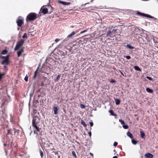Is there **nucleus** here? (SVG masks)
<instances>
[{
    "label": "nucleus",
    "mask_w": 158,
    "mask_h": 158,
    "mask_svg": "<svg viewBox=\"0 0 158 158\" xmlns=\"http://www.w3.org/2000/svg\"><path fill=\"white\" fill-rule=\"evenodd\" d=\"M38 15L34 13H30L26 18V21L27 22L34 21L38 17Z\"/></svg>",
    "instance_id": "f257e3e1"
},
{
    "label": "nucleus",
    "mask_w": 158,
    "mask_h": 158,
    "mask_svg": "<svg viewBox=\"0 0 158 158\" xmlns=\"http://www.w3.org/2000/svg\"><path fill=\"white\" fill-rule=\"evenodd\" d=\"M40 119L37 115L35 116L32 120V125L35 128H39L38 126L39 125Z\"/></svg>",
    "instance_id": "f03ea898"
},
{
    "label": "nucleus",
    "mask_w": 158,
    "mask_h": 158,
    "mask_svg": "<svg viewBox=\"0 0 158 158\" xmlns=\"http://www.w3.org/2000/svg\"><path fill=\"white\" fill-rule=\"evenodd\" d=\"M21 18V16L19 17L16 20L17 25L19 27H21L24 24V19Z\"/></svg>",
    "instance_id": "7ed1b4c3"
},
{
    "label": "nucleus",
    "mask_w": 158,
    "mask_h": 158,
    "mask_svg": "<svg viewBox=\"0 0 158 158\" xmlns=\"http://www.w3.org/2000/svg\"><path fill=\"white\" fill-rule=\"evenodd\" d=\"M16 129H8L7 134L8 135L10 134L11 135H15V134L16 132H17V133H19V130H18V131H17L15 130Z\"/></svg>",
    "instance_id": "20e7f679"
},
{
    "label": "nucleus",
    "mask_w": 158,
    "mask_h": 158,
    "mask_svg": "<svg viewBox=\"0 0 158 158\" xmlns=\"http://www.w3.org/2000/svg\"><path fill=\"white\" fill-rule=\"evenodd\" d=\"M48 12L47 8H45L44 6H42L40 10V13H42L44 14H46Z\"/></svg>",
    "instance_id": "39448f33"
},
{
    "label": "nucleus",
    "mask_w": 158,
    "mask_h": 158,
    "mask_svg": "<svg viewBox=\"0 0 158 158\" xmlns=\"http://www.w3.org/2000/svg\"><path fill=\"white\" fill-rule=\"evenodd\" d=\"M137 15H139L140 16H145L147 17H148L150 18H153L154 17L153 16L148 14H146L143 13H141L140 12H138L137 13Z\"/></svg>",
    "instance_id": "423d86ee"
},
{
    "label": "nucleus",
    "mask_w": 158,
    "mask_h": 158,
    "mask_svg": "<svg viewBox=\"0 0 158 158\" xmlns=\"http://www.w3.org/2000/svg\"><path fill=\"white\" fill-rule=\"evenodd\" d=\"M9 55H7L6 56V58L2 61L1 64H6L7 65L9 63Z\"/></svg>",
    "instance_id": "0eeeda50"
},
{
    "label": "nucleus",
    "mask_w": 158,
    "mask_h": 158,
    "mask_svg": "<svg viewBox=\"0 0 158 158\" xmlns=\"http://www.w3.org/2000/svg\"><path fill=\"white\" fill-rule=\"evenodd\" d=\"M58 2L59 3L62 4L65 6H68L71 4V3L69 2H67L64 1H58Z\"/></svg>",
    "instance_id": "6e6552de"
},
{
    "label": "nucleus",
    "mask_w": 158,
    "mask_h": 158,
    "mask_svg": "<svg viewBox=\"0 0 158 158\" xmlns=\"http://www.w3.org/2000/svg\"><path fill=\"white\" fill-rule=\"evenodd\" d=\"M145 156L148 158H153V155L150 153H147L145 154Z\"/></svg>",
    "instance_id": "1a4fd4ad"
},
{
    "label": "nucleus",
    "mask_w": 158,
    "mask_h": 158,
    "mask_svg": "<svg viewBox=\"0 0 158 158\" xmlns=\"http://www.w3.org/2000/svg\"><path fill=\"white\" fill-rule=\"evenodd\" d=\"M24 41V40L23 39H22L20 40H19L18 42L17 43V44H18L19 45L21 46L23 44Z\"/></svg>",
    "instance_id": "9d476101"
},
{
    "label": "nucleus",
    "mask_w": 158,
    "mask_h": 158,
    "mask_svg": "<svg viewBox=\"0 0 158 158\" xmlns=\"http://www.w3.org/2000/svg\"><path fill=\"white\" fill-rule=\"evenodd\" d=\"M53 110L54 112V114H57L58 112V109L57 108V107H56L55 106H53Z\"/></svg>",
    "instance_id": "9b49d317"
},
{
    "label": "nucleus",
    "mask_w": 158,
    "mask_h": 158,
    "mask_svg": "<svg viewBox=\"0 0 158 158\" xmlns=\"http://www.w3.org/2000/svg\"><path fill=\"white\" fill-rule=\"evenodd\" d=\"M106 36H109L112 37L113 35H112V32L110 31H108L106 33Z\"/></svg>",
    "instance_id": "f8f14e48"
},
{
    "label": "nucleus",
    "mask_w": 158,
    "mask_h": 158,
    "mask_svg": "<svg viewBox=\"0 0 158 158\" xmlns=\"http://www.w3.org/2000/svg\"><path fill=\"white\" fill-rule=\"evenodd\" d=\"M78 32V31L76 32L73 31L71 32V33L68 35L67 36L68 38L72 37L73 35H74L76 33Z\"/></svg>",
    "instance_id": "ddd939ff"
},
{
    "label": "nucleus",
    "mask_w": 158,
    "mask_h": 158,
    "mask_svg": "<svg viewBox=\"0 0 158 158\" xmlns=\"http://www.w3.org/2000/svg\"><path fill=\"white\" fill-rule=\"evenodd\" d=\"M24 51L23 49L22 48L20 51L17 52V56L18 57H19L22 53Z\"/></svg>",
    "instance_id": "4468645a"
},
{
    "label": "nucleus",
    "mask_w": 158,
    "mask_h": 158,
    "mask_svg": "<svg viewBox=\"0 0 158 158\" xmlns=\"http://www.w3.org/2000/svg\"><path fill=\"white\" fill-rule=\"evenodd\" d=\"M81 125H83L84 127H87V125H89V124H86L85 122L83 120H81Z\"/></svg>",
    "instance_id": "2eb2a0df"
},
{
    "label": "nucleus",
    "mask_w": 158,
    "mask_h": 158,
    "mask_svg": "<svg viewBox=\"0 0 158 158\" xmlns=\"http://www.w3.org/2000/svg\"><path fill=\"white\" fill-rule=\"evenodd\" d=\"M39 68V67H38V68H37V69L35 70V72L34 75L33 77V78L34 79H35V78L36 77V75L37 74V73L38 71V70Z\"/></svg>",
    "instance_id": "dca6fc26"
},
{
    "label": "nucleus",
    "mask_w": 158,
    "mask_h": 158,
    "mask_svg": "<svg viewBox=\"0 0 158 158\" xmlns=\"http://www.w3.org/2000/svg\"><path fill=\"white\" fill-rule=\"evenodd\" d=\"M127 135L130 138L132 139L133 138V136L132 134L130 131H128L127 132Z\"/></svg>",
    "instance_id": "f3484780"
},
{
    "label": "nucleus",
    "mask_w": 158,
    "mask_h": 158,
    "mask_svg": "<svg viewBox=\"0 0 158 158\" xmlns=\"http://www.w3.org/2000/svg\"><path fill=\"white\" fill-rule=\"evenodd\" d=\"M15 118L14 117L12 116H10V121L11 122L14 123L15 122Z\"/></svg>",
    "instance_id": "a211bd4d"
},
{
    "label": "nucleus",
    "mask_w": 158,
    "mask_h": 158,
    "mask_svg": "<svg viewBox=\"0 0 158 158\" xmlns=\"http://www.w3.org/2000/svg\"><path fill=\"white\" fill-rule=\"evenodd\" d=\"M109 112L110 114L111 115L115 116H117V115L115 114H114V111L113 110H109Z\"/></svg>",
    "instance_id": "6ab92c4d"
},
{
    "label": "nucleus",
    "mask_w": 158,
    "mask_h": 158,
    "mask_svg": "<svg viewBox=\"0 0 158 158\" xmlns=\"http://www.w3.org/2000/svg\"><path fill=\"white\" fill-rule=\"evenodd\" d=\"M115 103L116 105H118L120 103V100L119 99H114Z\"/></svg>",
    "instance_id": "aec40b11"
},
{
    "label": "nucleus",
    "mask_w": 158,
    "mask_h": 158,
    "mask_svg": "<svg viewBox=\"0 0 158 158\" xmlns=\"http://www.w3.org/2000/svg\"><path fill=\"white\" fill-rule=\"evenodd\" d=\"M21 46L19 45L18 44H16L15 48L14 50L15 51H16L19 48L21 47Z\"/></svg>",
    "instance_id": "412c9836"
},
{
    "label": "nucleus",
    "mask_w": 158,
    "mask_h": 158,
    "mask_svg": "<svg viewBox=\"0 0 158 158\" xmlns=\"http://www.w3.org/2000/svg\"><path fill=\"white\" fill-rule=\"evenodd\" d=\"M8 52V51L6 49L3 50L1 52V54L2 55H5Z\"/></svg>",
    "instance_id": "4be33fe9"
},
{
    "label": "nucleus",
    "mask_w": 158,
    "mask_h": 158,
    "mask_svg": "<svg viewBox=\"0 0 158 158\" xmlns=\"http://www.w3.org/2000/svg\"><path fill=\"white\" fill-rule=\"evenodd\" d=\"M140 135L142 138H144L145 134L144 132L142 131H140Z\"/></svg>",
    "instance_id": "5701e85b"
},
{
    "label": "nucleus",
    "mask_w": 158,
    "mask_h": 158,
    "mask_svg": "<svg viewBox=\"0 0 158 158\" xmlns=\"http://www.w3.org/2000/svg\"><path fill=\"white\" fill-rule=\"evenodd\" d=\"M146 90L148 93H152L153 92V90L148 88H147Z\"/></svg>",
    "instance_id": "b1692460"
},
{
    "label": "nucleus",
    "mask_w": 158,
    "mask_h": 158,
    "mask_svg": "<svg viewBox=\"0 0 158 158\" xmlns=\"http://www.w3.org/2000/svg\"><path fill=\"white\" fill-rule=\"evenodd\" d=\"M60 77V75H57L55 79V81H58L59 80Z\"/></svg>",
    "instance_id": "393cba45"
},
{
    "label": "nucleus",
    "mask_w": 158,
    "mask_h": 158,
    "mask_svg": "<svg viewBox=\"0 0 158 158\" xmlns=\"http://www.w3.org/2000/svg\"><path fill=\"white\" fill-rule=\"evenodd\" d=\"M5 73H0V81H1L2 80V79L3 78V77L4 75H5Z\"/></svg>",
    "instance_id": "a878e982"
},
{
    "label": "nucleus",
    "mask_w": 158,
    "mask_h": 158,
    "mask_svg": "<svg viewBox=\"0 0 158 158\" xmlns=\"http://www.w3.org/2000/svg\"><path fill=\"white\" fill-rule=\"evenodd\" d=\"M134 68H135V70H136L137 71H141V69L139 68V67H138V66H135L134 67Z\"/></svg>",
    "instance_id": "bb28decb"
},
{
    "label": "nucleus",
    "mask_w": 158,
    "mask_h": 158,
    "mask_svg": "<svg viewBox=\"0 0 158 158\" xmlns=\"http://www.w3.org/2000/svg\"><path fill=\"white\" fill-rule=\"evenodd\" d=\"M127 47L130 48V49H133V48H134V47H132L131 46V45H130V44H127Z\"/></svg>",
    "instance_id": "cd10ccee"
},
{
    "label": "nucleus",
    "mask_w": 158,
    "mask_h": 158,
    "mask_svg": "<svg viewBox=\"0 0 158 158\" xmlns=\"http://www.w3.org/2000/svg\"><path fill=\"white\" fill-rule=\"evenodd\" d=\"M72 154L74 157H75V158H77V156L76 154V153L74 151H72Z\"/></svg>",
    "instance_id": "c85d7f7f"
},
{
    "label": "nucleus",
    "mask_w": 158,
    "mask_h": 158,
    "mask_svg": "<svg viewBox=\"0 0 158 158\" xmlns=\"http://www.w3.org/2000/svg\"><path fill=\"white\" fill-rule=\"evenodd\" d=\"M131 141L132 143L134 144L135 145L137 143V142L134 139H132Z\"/></svg>",
    "instance_id": "c756f323"
},
{
    "label": "nucleus",
    "mask_w": 158,
    "mask_h": 158,
    "mask_svg": "<svg viewBox=\"0 0 158 158\" xmlns=\"http://www.w3.org/2000/svg\"><path fill=\"white\" fill-rule=\"evenodd\" d=\"M41 129H35V130H34V133L35 134H37V133H36V132L37 131H40V130Z\"/></svg>",
    "instance_id": "7c9ffc66"
},
{
    "label": "nucleus",
    "mask_w": 158,
    "mask_h": 158,
    "mask_svg": "<svg viewBox=\"0 0 158 158\" xmlns=\"http://www.w3.org/2000/svg\"><path fill=\"white\" fill-rule=\"evenodd\" d=\"M119 122H120L122 124L124 125L125 124V123L123 120L121 119H119Z\"/></svg>",
    "instance_id": "2f4dec72"
},
{
    "label": "nucleus",
    "mask_w": 158,
    "mask_h": 158,
    "mask_svg": "<svg viewBox=\"0 0 158 158\" xmlns=\"http://www.w3.org/2000/svg\"><path fill=\"white\" fill-rule=\"evenodd\" d=\"M22 37L23 38H27V34L26 33H24Z\"/></svg>",
    "instance_id": "473e14b6"
},
{
    "label": "nucleus",
    "mask_w": 158,
    "mask_h": 158,
    "mask_svg": "<svg viewBox=\"0 0 158 158\" xmlns=\"http://www.w3.org/2000/svg\"><path fill=\"white\" fill-rule=\"evenodd\" d=\"M80 107L81 108H85V106L84 105L82 104H81L80 105Z\"/></svg>",
    "instance_id": "72a5a7b5"
},
{
    "label": "nucleus",
    "mask_w": 158,
    "mask_h": 158,
    "mask_svg": "<svg viewBox=\"0 0 158 158\" xmlns=\"http://www.w3.org/2000/svg\"><path fill=\"white\" fill-rule=\"evenodd\" d=\"M28 80V77L27 76H26L24 78V80L26 81H27Z\"/></svg>",
    "instance_id": "f704fd0d"
},
{
    "label": "nucleus",
    "mask_w": 158,
    "mask_h": 158,
    "mask_svg": "<svg viewBox=\"0 0 158 158\" xmlns=\"http://www.w3.org/2000/svg\"><path fill=\"white\" fill-rule=\"evenodd\" d=\"M146 78L150 80H152V78L149 76H147Z\"/></svg>",
    "instance_id": "c9c22d12"
},
{
    "label": "nucleus",
    "mask_w": 158,
    "mask_h": 158,
    "mask_svg": "<svg viewBox=\"0 0 158 158\" xmlns=\"http://www.w3.org/2000/svg\"><path fill=\"white\" fill-rule=\"evenodd\" d=\"M87 30H88L87 29H86V30H84L83 31H81L80 32V34H82V33H83L84 32H85L87 31Z\"/></svg>",
    "instance_id": "e433bc0d"
},
{
    "label": "nucleus",
    "mask_w": 158,
    "mask_h": 158,
    "mask_svg": "<svg viewBox=\"0 0 158 158\" xmlns=\"http://www.w3.org/2000/svg\"><path fill=\"white\" fill-rule=\"evenodd\" d=\"M40 154L42 158L43 157V153L41 150L40 151Z\"/></svg>",
    "instance_id": "4c0bfd02"
},
{
    "label": "nucleus",
    "mask_w": 158,
    "mask_h": 158,
    "mask_svg": "<svg viewBox=\"0 0 158 158\" xmlns=\"http://www.w3.org/2000/svg\"><path fill=\"white\" fill-rule=\"evenodd\" d=\"M123 127L124 128H127L128 126L127 125H123Z\"/></svg>",
    "instance_id": "58836bf2"
},
{
    "label": "nucleus",
    "mask_w": 158,
    "mask_h": 158,
    "mask_svg": "<svg viewBox=\"0 0 158 158\" xmlns=\"http://www.w3.org/2000/svg\"><path fill=\"white\" fill-rule=\"evenodd\" d=\"M60 40V39H56L55 40V42L56 43H57Z\"/></svg>",
    "instance_id": "ea45409f"
},
{
    "label": "nucleus",
    "mask_w": 158,
    "mask_h": 158,
    "mask_svg": "<svg viewBox=\"0 0 158 158\" xmlns=\"http://www.w3.org/2000/svg\"><path fill=\"white\" fill-rule=\"evenodd\" d=\"M119 72H120V73H121V74L123 76H125V77H126V75H124V74L123 73V72L122 71H121L120 70H119Z\"/></svg>",
    "instance_id": "a19ab883"
},
{
    "label": "nucleus",
    "mask_w": 158,
    "mask_h": 158,
    "mask_svg": "<svg viewBox=\"0 0 158 158\" xmlns=\"http://www.w3.org/2000/svg\"><path fill=\"white\" fill-rule=\"evenodd\" d=\"M126 57L127 59H131V56H126Z\"/></svg>",
    "instance_id": "79ce46f5"
},
{
    "label": "nucleus",
    "mask_w": 158,
    "mask_h": 158,
    "mask_svg": "<svg viewBox=\"0 0 158 158\" xmlns=\"http://www.w3.org/2000/svg\"><path fill=\"white\" fill-rule=\"evenodd\" d=\"M118 145V143L117 142H114V146H116Z\"/></svg>",
    "instance_id": "37998d69"
},
{
    "label": "nucleus",
    "mask_w": 158,
    "mask_h": 158,
    "mask_svg": "<svg viewBox=\"0 0 158 158\" xmlns=\"http://www.w3.org/2000/svg\"><path fill=\"white\" fill-rule=\"evenodd\" d=\"M89 124L91 127H92L93 125V123L92 122H89Z\"/></svg>",
    "instance_id": "c03bdc74"
},
{
    "label": "nucleus",
    "mask_w": 158,
    "mask_h": 158,
    "mask_svg": "<svg viewBox=\"0 0 158 158\" xmlns=\"http://www.w3.org/2000/svg\"><path fill=\"white\" fill-rule=\"evenodd\" d=\"M6 56H1V57L2 59H5L6 58Z\"/></svg>",
    "instance_id": "a18cd8bd"
},
{
    "label": "nucleus",
    "mask_w": 158,
    "mask_h": 158,
    "mask_svg": "<svg viewBox=\"0 0 158 158\" xmlns=\"http://www.w3.org/2000/svg\"><path fill=\"white\" fill-rule=\"evenodd\" d=\"M37 111V110L36 109H34L33 110V112L34 113H36Z\"/></svg>",
    "instance_id": "49530a36"
},
{
    "label": "nucleus",
    "mask_w": 158,
    "mask_h": 158,
    "mask_svg": "<svg viewBox=\"0 0 158 158\" xmlns=\"http://www.w3.org/2000/svg\"><path fill=\"white\" fill-rule=\"evenodd\" d=\"M88 134H89V136L91 137V131L89 132H88Z\"/></svg>",
    "instance_id": "de8ad7c7"
},
{
    "label": "nucleus",
    "mask_w": 158,
    "mask_h": 158,
    "mask_svg": "<svg viewBox=\"0 0 158 158\" xmlns=\"http://www.w3.org/2000/svg\"><path fill=\"white\" fill-rule=\"evenodd\" d=\"M115 82V81L114 80H111L110 82L111 83H114Z\"/></svg>",
    "instance_id": "09e8293b"
},
{
    "label": "nucleus",
    "mask_w": 158,
    "mask_h": 158,
    "mask_svg": "<svg viewBox=\"0 0 158 158\" xmlns=\"http://www.w3.org/2000/svg\"><path fill=\"white\" fill-rule=\"evenodd\" d=\"M75 142H76L77 144H78L79 145H80V143H79V142H78V141H75Z\"/></svg>",
    "instance_id": "8fccbe9b"
},
{
    "label": "nucleus",
    "mask_w": 158,
    "mask_h": 158,
    "mask_svg": "<svg viewBox=\"0 0 158 158\" xmlns=\"http://www.w3.org/2000/svg\"><path fill=\"white\" fill-rule=\"evenodd\" d=\"M90 155L92 156H93V153H90Z\"/></svg>",
    "instance_id": "3c124183"
},
{
    "label": "nucleus",
    "mask_w": 158,
    "mask_h": 158,
    "mask_svg": "<svg viewBox=\"0 0 158 158\" xmlns=\"http://www.w3.org/2000/svg\"><path fill=\"white\" fill-rule=\"evenodd\" d=\"M113 158H118V157L116 156H114Z\"/></svg>",
    "instance_id": "603ef678"
},
{
    "label": "nucleus",
    "mask_w": 158,
    "mask_h": 158,
    "mask_svg": "<svg viewBox=\"0 0 158 158\" xmlns=\"http://www.w3.org/2000/svg\"><path fill=\"white\" fill-rule=\"evenodd\" d=\"M40 92V89H39L37 90V92Z\"/></svg>",
    "instance_id": "864d4df0"
},
{
    "label": "nucleus",
    "mask_w": 158,
    "mask_h": 158,
    "mask_svg": "<svg viewBox=\"0 0 158 158\" xmlns=\"http://www.w3.org/2000/svg\"><path fill=\"white\" fill-rule=\"evenodd\" d=\"M5 151L6 154H7V151L6 149H5Z\"/></svg>",
    "instance_id": "5fc2aeb1"
},
{
    "label": "nucleus",
    "mask_w": 158,
    "mask_h": 158,
    "mask_svg": "<svg viewBox=\"0 0 158 158\" xmlns=\"http://www.w3.org/2000/svg\"><path fill=\"white\" fill-rule=\"evenodd\" d=\"M64 53V55H65L66 54H67V52H66V53Z\"/></svg>",
    "instance_id": "6e6d98bb"
},
{
    "label": "nucleus",
    "mask_w": 158,
    "mask_h": 158,
    "mask_svg": "<svg viewBox=\"0 0 158 158\" xmlns=\"http://www.w3.org/2000/svg\"><path fill=\"white\" fill-rule=\"evenodd\" d=\"M6 127L8 128L9 127L8 126V125H6Z\"/></svg>",
    "instance_id": "4d7b16f0"
},
{
    "label": "nucleus",
    "mask_w": 158,
    "mask_h": 158,
    "mask_svg": "<svg viewBox=\"0 0 158 158\" xmlns=\"http://www.w3.org/2000/svg\"><path fill=\"white\" fill-rule=\"evenodd\" d=\"M4 146H6V144H4Z\"/></svg>",
    "instance_id": "13d9d810"
}]
</instances>
